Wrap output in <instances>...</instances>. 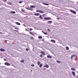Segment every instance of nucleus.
Instances as JSON below:
<instances>
[{"label":"nucleus","mask_w":78,"mask_h":78,"mask_svg":"<svg viewBox=\"0 0 78 78\" xmlns=\"http://www.w3.org/2000/svg\"><path fill=\"white\" fill-rule=\"evenodd\" d=\"M36 12H39L40 13H41V14H43L44 13V12H45L44 11H43L42 10H37L36 11Z\"/></svg>","instance_id":"1"},{"label":"nucleus","mask_w":78,"mask_h":78,"mask_svg":"<svg viewBox=\"0 0 78 78\" xmlns=\"http://www.w3.org/2000/svg\"><path fill=\"white\" fill-rule=\"evenodd\" d=\"M44 20H51V18L50 17H45L44 18Z\"/></svg>","instance_id":"2"},{"label":"nucleus","mask_w":78,"mask_h":78,"mask_svg":"<svg viewBox=\"0 0 78 78\" xmlns=\"http://www.w3.org/2000/svg\"><path fill=\"white\" fill-rule=\"evenodd\" d=\"M70 12H71L73 14H76V12L75 11H73V10H70Z\"/></svg>","instance_id":"3"},{"label":"nucleus","mask_w":78,"mask_h":78,"mask_svg":"<svg viewBox=\"0 0 78 78\" xmlns=\"http://www.w3.org/2000/svg\"><path fill=\"white\" fill-rule=\"evenodd\" d=\"M4 64L6 66H10V64L8 62H6Z\"/></svg>","instance_id":"4"},{"label":"nucleus","mask_w":78,"mask_h":78,"mask_svg":"<svg viewBox=\"0 0 78 78\" xmlns=\"http://www.w3.org/2000/svg\"><path fill=\"white\" fill-rule=\"evenodd\" d=\"M72 74L73 76H75V73L74 71H73L72 72Z\"/></svg>","instance_id":"5"},{"label":"nucleus","mask_w":78,"mask_h":78,"mask_svg":"<svg viewBox=\"0 0 78 78\" xmlns=\"http://www.w3.org/2000/svg\"><path fill=\"white\" fill-rule=\"evenodd\" d=\"M76 58V55H73V56H71V59H72V58Z\"/></svg>","instance_id":"6"},{"label":"nucleus","mask_w":78,"mask_h":78,"mask_svg":"<svg viewBox=\"0 0 78 78\" xmlns=\"http://www.w3.org/2000/svg\"><path fill=\"white\" fill-rule=\"evenodd\" d=\"M34 15L36 16H40V14L38 13H35L34 14Z\"/></svg>","instance_id":"7"},{"label":"nucleus","mask_w":78,"mask_h":78,"mask_svg":"<svg viewBox=\"0 0 78 78\" xmlns=\"http://www.w3.org/2000/svg\"><path fill=\"white\" fill-rule=\"evenodd\" d=\"M51 42H53V43H55V42H56L55 40L53 39L51 40Z\"/></svg>","instance_id":"8"},{"label":"nucleus","mask_w":78,"mask_h":78,"mask_svg":"<svg viewBox=\"0 0 78 78\" xmlns=\"http://www.w3.org/2000/svg\"><path fill=\"white\" fill-rule=\"evenodd\" d=\"M0 50L1 51H5V50L3 48H1Z\"/></svg>","instance_id":"9"},{"label":"nucleus","mask_w":78,"mask_h":78,"mask_svg":"<svg viewBox=\"0 0 78 78\" xmlns=\"http://www.w3.org/2000/svg\"><path fill=\"white\" fill-rule=\"evenodd\" d=\"M44 67H46L47 68H48L49 67V66H48V65H44Z\"/></svg>","instance_id":"10"},{"label":"nucleus","mask_w":78,"mask_h":78,"mask_svg":"<svg viewBox=\"0 0 78 78\" xmlns=\"http://www.w3.org/2000/svg\"><path fill=\"white\" fill-rule=\"evenodd\" d=\"M41 54H42V55H45V52H44V51H41Z\"/></svg>","instance_id":"11"},{"label":"nucleus","mask_w":78,"mask_h":78,"mask_svg":"<svg viewBox=\"0 0 78 78\" xmlns=\"http://www.w3.org/2000/svg\"><path fill=\"white\" fill-rule=\"evenodd\" d=\"M47 58H51L52 57L50 55H48L47 56Z\"/></svg>","instance_id":"12"},{"label":"nucleus","mask_w":78,"mask_h":78,"mask_svg":"<svg viewBox=\"0 0 78 78\" xmlns=\"http://www.w3.org/2000/svg\"><path fill=\"white\" fill-rule=\"evenodd\" d=\"M16 25H20V23L18 22H16Z\"/></svg>","instance_id":"13"},{"label":"nucleus","mask_w":78,"mask_h":78,"mask_svg":"<svg viewBox=\"0 0 78 78\" xmlns=\"http://www.w3.org/2000/svg\"><path fill=\"white\" fill-rule=\"evenodd\" d=\"M30 7L32 8H35V7H36V6H35V5H31Z\"/></svg>","instance_id":"14"},{"label":"nucleus","mask_w":78,"mask_h":78,"mask_svg":"<svg viewBox=\"0 0 78 78\" xmlns=\"http://www.w3.org/2000/svg\"><path fill=\"white\" fill-rule=\"evenodd\" d=\"M66 50H69V47L66 46Z\"/></svg>","instance_id":"15"},{"label":"nucleus","mask_w":78,"mask_h":78,"mask_svg":"<svg viewBox=\"0 0 78 78\" xmlns=\"http://www.w3.org/2000/svg\"><path fill=\"white\" fill-rule=\"evenodd\" d=\"M42 4H43V5H47V6H48V4H47V3H43Z\"/></svg>","instance_id":"16"},{"label":"nucleus","mask_w":78,"mask_h":78,"mask_svg":"<svg viewBox=\"0 0 78 78\" xmlns=\"http://www.w3.org/2000/svg\"><path fill=\"white\" fill-rule=\"evenodd\" d=\"M10 13L12 14H15L16 13V12L14 11H11L10 12Z\"/></svg>","instance_id":"17"},{"label":"nucleus","mask_w":78,"mask_h":78,"mask_svg":"<svg viewBox=\"0 0 78 78\" xmlns=\"http://www.w3.org/2000/svg\"><path fill=\"white\" fill-rule=\"evenodd\" d=\"M52 22L51 21H48V23H52Z\"/></svg>","instance_id":"18"},{"label":"nucleus","mask_w":78,"mask_h":78,"mask_svg":"<svg viewBox=\"0 0 78 78\" xmlns=\"http://www.w3.org/2000/svg\"><path fill=\"white\" fill-rule=\"evenodd\" d=\"M43 65H42V64L41 63L40 64V65L39 67H40V68H41V67H42V66Z\"/></svg>","instance_id":"19"},{"label":"nucleus","mask_w":78,"mask_h":78,"mask_svg":"<svg viewBox=\"0 0 78 78\" xmlns=\"http://www.w3.org/2000/svg\"><path fill=\"white\" fill-rule=\"evenodd\" d=\"M38 37L39 39H42V37L41 36H39Z\"/></svg>","instance_id":"20"},{"label":"nucleus","mask_w":78,"mask_h":78,"mask_svg":"<svg viewBox=\"0 0 78 78\" xmlns=\"http://www.w3.org/2000/svg\"><path fill=\"white\" fill-rule=\"evenodd\" d=\"M39 18H40V19H43V18L42 17V15H40V16H39Z\"/></svg>","instance_id":"21"},{"label":"nucleus","mask_w":78,"mask_h":78,"mask_svg":"<svg viewBox=\"0 0 78 78\" xmlns=\"http://www.w3.org/2000/svg\"><path fill=\"white\" fill-rule=\"evenodd\" d=\"M23 3V2L22 1H20L19 2V3H20H20Z\"/></svg>","instance_id":"22"},{"label":"nucleus","mask_w":78,"mask_h":78,"mask_svg":"<svg viewBox=\"0 0 78 78\" xmlns=\"http://www.w3.org/2000/svg\"><path fill=\"white\" fill-rule=\"evenodd\" d=\"M56 62H57L58 63H60V62H60V61H56Z\"/></svg>","instance_id":"23"},{"label":"nucleus","mask_w":78,"mask_h":78,"mask_svg":"<svg viewBox=\"0 0 78 78\" xmlns=\"http://www.w3.org/2000/svg\"><path fill=\"white\" fill-rule=\"evenodd\" d=\"M37 64L38 65H40V62L38 61L37 62Z\"/></svg>","instance_id":"24"},{"label":"nucleus","mask_w":78,"mask_h":78,"mask_svg":"<svg viewBox=\"0 0 78 78\" xmlns=\"http://www.w3.org/2000/svg\"><path fill=\"white\" fill-rule=\"evenodd\" d=\"M31 66L32 67H34V65L32 64L31 65Z\"/></svg>","instance_id":"25"},{"label":"nucleus","mask_w":78,"mask_h":78,"mask_svg":"<svg viewBox=\"0 0 78 78\" xmlns=\"http://www.w3.org/2000/svg\"><path fill=\"white\" fill-rule=\"evenodd\" d=\"M71 70H75V69L73 68H72L71 69Z\"/></svg>","instance_id":"26"},{"label":"nucleus","mask_w":78,"mask_h":78,"mask_svg":"<svg viewBox=\"0 0 78 78\" xmlns=\"http://www.w3.org/2000/svg\"><path fill=\"white\" fill-rule=\"evenodd\" d=\"M26 51H28V50H29V49H28V48H27L26 49Z\"/></svg>","instance_id":"27"},{"label":"nucleus","mask_w":78,"mask_h":78,"mask_svg":"<svg viewBox=\"0 0 78 78\" xmlns=\"http://www.w3.org/2000/svg\"><path fill=\"white\" fill-rule=\"evenodd\" d=\"M22 12H25V10L23 9H22L21 10Z\"/></svg>","instance_id":"28"},{"label":"nucleus","mask_w":78,"mask_h":78,"mask_svg":"<svg viewBox=\"0 0 78 78\" xmlns=\"http://www.w3.org/2000/svg\"><path fill=\"white\" fill-rule=\"evenodd\" d=\"M44 34H46V35L48 34L47 33H45V32L44 33Z\"/></svg>","instance_id":"29"},{"label":"nucleus","mask_w":78,"mask_h":78,"mask_svg":"<svg viewBox=\"0 0 78 78\" xmlns=\"http://www.w3.org/2000/svg\"><path fill=\"white\" fill-rule=\"evenodd\" d=\"M21 62H24V60H22L21 61Z\"/></svg>","instance_id":"30"},{"label":"nucleus","mask_w":78,"mask_h":78,"mask_svg":"<svg viewBox=\"0 0 78 78\" xmlns=\"http://www.w3.org/2000/svg\"><path fill=\"white\" fill-rule=\"evenodd\" d=\"M30 34L33 35V33H32L31 32H30Z\"/></svg>","instance_id":"31"},{"label":"nucleus","mask_w":78,"mask_h":78,"mask_svg":"<svg viewBox=\"0 0 78 78\" xmlns=\"http://www.w3.org/2000/svg\"><path fill=\"white\" fill-rule=\"evenodd\" d=\"M40 56L41 58H42V55H40Z\"/></svg>","instance_id":"32"},{"label":"nucleus","mask_w":78,"mask_h":78,"mask_svg":"<svg viewBox=\"0 0 78 78\" xmlns=\"http://www.w3.org/2000/svg\"><path fill=\"white\" fill-rule=\"evenodd\" d=\"M29 9L30 10H31V11H32V10H33L32 9Z\"/></svg>","instance_id":"33"},{"label":"nucleus","mask_w":78,"mask_h":78,"mask_svg":"<svg viewBox=\"0 0 78 78\" xmlns=\"http://www.w3.org/2000/svg\"><path fill=\"white\" fill-rule=\"evenodd\" d=\"M30 31H31L32 30H33V29L31 28H30Z\"/></svg>","instance_id":"34"},{"label":"nucleus","mask_w":78,"mask_h":78,"mask_svg":"<svg viewBox=\"0 0 78 78\" xmlns=\"http://www.w3.org/2000/svg\"><path fill=\"white\" fill-rule=\"evenodd\" d=\"M48 31H50V29H48Z\"/></svg>","instance_id":"35"},{"label":"nucleus","mask_w":78,"mask_h":78,"mask_svg":"<svg viewBox=\"0 0 78 78\" xmlns=\"http://www.w3.org/2000/svg\"><path fill=\"white\" fill-rule=\"evenodd\" d=\"M23 25L24 27H26V26L25 24H23Z\"/></svg>","instance_id":"36"},{"label":"nucleus","mask_w":78,"mask_h":78,"mask_svg":"<svg viewBox=\"0 0 78 78\" xmlns=\"http://www.w3.org/2000/svg\"><path fill=\"white\" fill-rule=\"evenodd\" d=\"M57 20H59V18H57Z\"/></svg>","instance_id":"37"},{"label":"nucleus","mask_w":78,"mask_h":78,"mask_svg":"<svg viewBox=\"0 0 78 78\" xmlns=\"http://www.w3.org/2000/svg\"><path fill=\"white\" fill-rule=\"evenodd\" d=\"M4 60L5 61H6V59H4Z\"/></svg>","instance_id":"38"},{"label":"nucleus","mask_w":78,"mask_h":78,"mask_svg":"<svg viewBox=\"0 0 78 78\" xmlns=\"http://www.w3.org/2000/svg\"><path fill=\"white\" fill-rule=\"evenodd\" d=\"M42 32L43 33H44V31H42Z\"/></svg>","instance_id":"39"},{"label":"nucleus","mask_w":78,"mask_h":78,"mask_svg":"<svg viewBox=\"0 0 78 78\" xmlns=\"http://www.w3.org/2000/svg\"><path fill=\"white\" fill-rule=\"evenodd\" d=\"M44 16V14L43 15V16Z\"/></svg>","instance_id":"40"},{"label":"nucleus","mask_w":78,"mask_h":78,"mask_svg":"<svg viewBox=\"0 0 78 78\" xmlns=\"http://www.w3.org/2000/svg\"><path fill=\"white\" fill-rule=\"evenodd\" d=\"M31 38L32 39V38H33V37H31Z\"/></svg>","instance_id":"41"},{"label":"nucleus","mask_w":78,"mask_h":78,"mask_svg":"<svg viewBox=\"0 0 78 78\" xmlns=\"http://www.w3.org/2000/svg\"><path fill=\"white\" fill-rule=\"evenodd\" d=\"M52 53L53 54V52H52Z\"/></svg>","instance_id":"42"},{"label":"nucleus","mask_w":78,"mask_h":78,"mask_svg":"<svg viewBox=\"0 0 78 78\" xmlns=\"http://www.w3.org/2000/svg\"><path fill=\"white\" fill-rule=\"evenodd\" d=\"M31 72H32V70H31Z\"/></svg>","instance_id":"43"},{"label":"nucleus","mask_w":78,"mask_h":78,"mask_svg":"<svg viewBox=\"0 0 78 78\" xmlns=\"http://www.w3.org/2000/svg\"><path fill=\"white\" fill-rule=\"evenodd\" d=\"M1 34H2V33H1Z\"/></svg>","instance_id":"44"},{"label":"nucleus","mask_w":78,"mask_h":78,"mask_svg":"<svg viewBox=\"0 0 78 78\" xmlns=\"http://www.w3.org/2000/svg\"><path fill=\"white\" fill-rule=\"evenodd\" d=\"M27 31H28V30H26Z\"/></svg>","instance_id":"45"},{"label":"nucleus","mask_w":78,"mask_h":78,"mask_svg":"<svg viewBox=\"0 0 78 78\" xmlns=\"http://www.w3.org/2000/svg\"><path fill=\"white\" fill-rule=\"evenodd\" d=\"M0 64H1V63H0Z\"/></svg>","instance_id":"46"},{"label":"nucleus","mask_w":78,"mask_h":78,"mask_svg":"<svg viewBox=\"0 0 78 78\" xmlns=\"http://www.w3.org/2000/svg\"><path fill=\"white\" fill-rule=\"evenodd\" d=\"M77 78H78V77H77Z\"/></svg>","instance_id":"47"}]
</instances>
